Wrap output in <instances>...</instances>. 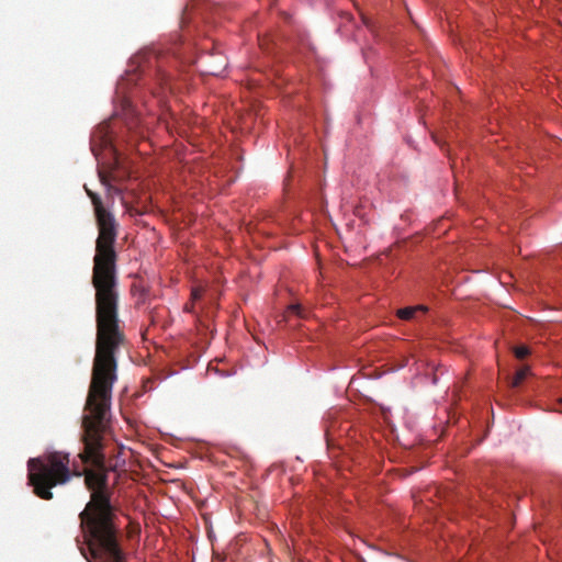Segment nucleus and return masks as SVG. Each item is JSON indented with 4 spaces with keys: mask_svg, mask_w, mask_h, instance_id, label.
<instances>
[{
    "mask_svg": "<svg viewBox=\"0 0 562 562\" xmlns=\"http://www.w3.org/2000/svg\"><path fill=\"white\" fill-rule=\"evenodd\" d=\"M529 372H530L529 367L520 368L516 372L514 378L512 379L510 386L512 387H518L524 382V380L528 376Z\"/></svg>",
    "mask_w": 562,
    "mask_h": 562,
    "instance_id": "obj_4",
    "label": "nucleus"
},
{
    "mask_svg": "<svg viewBox=\"0 0 562 562\" xmlns=\"http://www.w3.org/2000/svg\"><path fill=\"white\" fill-rule=\"evenodd\" d=\"M209 72L212 74V75H218V71L216 69H212Z\"/></svg>",
    "mask_w": 562,
    "mask_h": 562,
    "instance_id": "obj_9",
    "label": "nucleus"
},
{
    "mask_svg": "<svg viewBox=\"0 0 562 562\" xmlns=\"http://www.w3.org/2000/svg\"><path fill=\"white\" fill-rule=\"evenodd\" d=\"M561 404H562V398H561Z\"/></svg>",
    "mask_w": 562,
    "mask_h": 562,
    "instance_id": "obj_13",
    "label": "nucleus"
},
{
    "mask_svg": "<svg viewBox=\"0 0 562 562\" xmlns=\"http://www.w3.org/2000/svg\"><path fill=\"white\" fill-rule=\"evenodd\" d=\"M104 130H106V126L101 127L100 133L103 132Z\"/></svg>",
    "mask_w": 562,
    "mask_h": 562,
    "instance_id": "obj_12",
    "label": "nucleus"
},
{
    "mask_svg": "<svg viewBox=\"0 0 562 562\" xmlns=\"http://www.w3.org/2000/svg\"><path fill=\"white\" fill-rule=\"evenodd\" d=\"M427 307L425 305H416V306H407L404 308H400L396 312L398 318L404 321H412L416 318L418 313L425 314L427 312Z\"/></svg>",
    "mask_w": 562,
    "mask_h": 562,
    "instance_id": "obj_3",
    "label": "nucleus"
},
{
    "mask_svg": "<svg viewBox=\"0 0 562 562\" xmlns=\"http://www.w3.org/2000/svg\"><path fill=\"white\" fill-rule=\"evenodd\" d=\"M149 317H150L151 323H155V318H154L153 312L149 313Z\"/></svg>",
    "mask_w": 562,
    "mask_h": 562,
    "instance_id": "obj_10",
    "label": "nucleus"
},
{
    "mask_svg": "<svg viewBox=\"0 0 562 562\" xmlns=\"http://www.w3.org/2000/svg\"><path fill=\"white\" fill-rule=\"evenodd\" d=\"M85 189L93 205L99 235L91 277L95 291V355L83 408L86 413L81 417L80 440L83 449H104L112 390L117 380L115 353L125 340L119 319L117 254L114 249L119 223L103 205L101 198L87 187Z\"/></svg>",
    "mask_w": 562,
    "mask_h": 562,
    "instance_id": "obj_1",
    "label": "nucleus"
},
{
    "mask_svg": "<svg viewBox=\"0 0 562 562\" xmlns=\"http://www.w3.org/2000/svg\"><path fill=\"white\" fill-rule=\"evenodd\" d=\"M104 130H106V126L101 127L100 133L103 132Z\"/></svg>",
    "mask_w": 562,
    "mask_h": 562,
    "instance_id": "obj_11",
    "label": "nucleus"
},
{
    "mask_svg": "<svg viewBox=\"0 0 562 562\" xmlns=\"http://www.w3.org/2000/svg\"><path fill=\"white\" fill-rule=\"evenodd\" d=\"M289 313L290 314H294V315H296L299 317H303L304 316L303 308L299 304H293V305L289 306Z\"/></svg>",
    "mask_w": 562,
    "mask_h": 562,
    "instance_id": "obj_6",
    "label": "nucleus"
},
{
    "mask_svg": "<svg viewBox=\"0 0 562 562\" xmlns=\"http://www.w3.org/2000/svg\"><path fill=\"white\" fill-rule=\"evenodd\" d=\"M530 353V350L526 346H517L514 348V355L517 359L522 360Z\"/></svg>",
    "mask_w": 562,
    "mask_h": 562,
    "instance_id": "obj_5",
    "label": "nucleus"
},
{
    "mask_svg": "<svg viewBox=\"0 0 562 562\" xmlns=\"http://www.w3.org/2000/svg\"><path fill=\"white\" fill-rule=\"evenodd\" d=\"M199 295H200V294H199V291H198V290H193V291H192V296H193L194 299H198V297H199Z\"/></svg>",
    "mask_w": 562,
    "mask_h": 562,
    "instance_id": "obj_8",
    "label": "nucleus"
},
{
    "mask_svg": "<svg viewBox=\"0 0 562 562\" xmlns=\"http://www.w3.org/2000/svg\"><path fill=\"white\" fill-rule=\"evenodd\" d=\"M156 61V78L158 80V83L161 88L162 91L165 90H172V87H171V76L169 74H167L164 69H162V60L158 59L157 57H153Z\"/></svg>",
    "mask_w": 562,
    "mask_h": 562,
    "instance_id": "obj_2",
    "label": "nucleus"
},
{
    "mask_svg": "<svg viewBox=\"0 0 562 562\" xmlns=\"http://www.w3.org/2000/svg\"><path fill=\"white\" fill-rule=\"evenodd\" d=\"M100 137H101L100 142H101L102 146L106 147V146H109L111 144V139L108 137L106 133H104V135L100 136Z\"/></svg>",
    "mask_w": 562,
    "mask_h": 562,
    "instance_id": "obj_7",
    "label": "nucleus"
}]
</instances>
